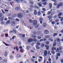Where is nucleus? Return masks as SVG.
I'll return each instance as SVG.
<instances>
[{"label":"nucleus","instance_id":"nucleus-39","mask_svg":"<svg viewBox=\"0 0 63 63\" xmlns=\"http://www.w3.org/2000/svg\"><path fill=\"white\" fill-rule=\"evenodd\" d=\"M57 56H60V55H61V54H60L59 53H57Z\"/></svg>","mask_w":63,"mask_h":63},{"label":"nucleus","instance_id":"nucleus-64","mask_svg":"<svg viewBox=\"0 0 63 63\" xmlns=\"http://www.w3.org/2000/svg\"><path fill=\"white\" fill-rule=\"evenodd\" d=\"M14 38H16V36H13L12 38V39H14Z\"/></svg>","mask_w":63,"mask_h":63},{"label":"nucleus","instance_id":"nucleus-2","mask_svg":"<svg viewBox=\"0 0 63 63\" xmlns=\"http://www.w3.org/2000/svg\"><path fill=\"white\" fill-rule=\"evenodd\" d=\"M33 41V39H29L28 40V42L30 43H31Z\"/></svg>","mask_w":63,"mask_h":63},{"label":"nucleus","instance_id":"nucleus-57","mask_svg":"<svg viewBox=\"0 0 63 63\" xmlns=\"http://www.w3.org/2000/svg\"><path fill=\"white\" fill-rule=\"evenodd\" d=\"M1 37H3L4 36V34H1Z\"/></svg>","mask_w":63,"mask_h":63},{"label":"nucleus","instance_id":"nucleus-22","mask_svg":"<svg viewBox=\"0 0 63 63\" xmlns=\"http://www.w3.org/2000/svg\"><path fill=\"white\" fill-rule=\"evenodd\" d=\"M51 13V12L50 11H48L47 13V15H49Z\"/></svg>","mask_w":63,"mask_h":63},{"label":"nucleus","instance_id":"nucleus-49","mask_svg":"<svg viewBox=\"0 0 63 63\" xmlns=\"http://www.w3.org/2000/svg\"><path fill=\"white\" fill-rule=\"evenodd\" d=\"M26 13H29V11L28 10H26L25 11Z\"/></svg>","mask_w":63,"mask_h":63},{"label":"nucleus","instance_id":"nucleus-27","mask_svg":"<svg viewBox=\"0 0 63 63\" xmlns=\"http://www.w3.org/2000/svg\"><path fill=\"white\" fill-rule=\"evenodd\" d=\"M31 61L33 62V63H34V62H35V60L33 59H31Z\"/></svg>","mask_w":63,"mask_h":63},{"label":"nucleus","instance_id":"nucleus-59","mask_svg":"<svg viewBox=\"0 0 63 63\" xmlns=\"http://www.w3.org/2000/svg\"><path fill=\"white\" fill-rule=\"evenodd\" d=\"M42 60V59H39V60H38V62H40Z\"/></svg>","mask_w":63,"mask_h":63},{"label":"nucleus","instance_id":"nucleus-8","mask_svg":"<svg viewBox=\"0 0 63 63\" xmlns=\"http://www.w3.org/2000/svg\"><path fill=\"white\" fill-rule=\"evenodd\" d=\"M16 57H17V58H20V57H21V56H20V54H17V55Z\"/></svg>","mask_w":63,"mask_h":63},{"label":"nucleus","instance_id":"nucleus-51","mask_svg":"<svg viewBox=\"0 0 63 63\" xmlns=\"http://www.w3.org/2000/svg\"><path fill=\"white\" fill-rule=\"evenodd\" d=\"M57 42H60V40L59 38H58L57 39Z\"/></svg>","mask_w":63,"mask_h":63},{"label":"nucleus","instance_id":"nucleus-15","mask_svg":"<svg viewBox=\"0 0 63 63\" xmlns=\"http://www.w3.org/2000/svg\"><path fill=\"white\" fill-rule=\"evenodd\" d=\"M49 7L50 8H52V4L51 3L49 4Z\"/></svg>","mask_w":63,"mask_h":63},{"label":"nucleus","instance_id":"nucleus-48","mask_svg":"<svg viewBox=\"0 0 63 63\" xmlns=\"http://www.w3.org/2000/svg\"><path fill=\"white\" fill-rule=\"evenodd\" d=\"M43 20V19L42 18H40L39 19V21H42Z\"/></svg>","mask_w":63,"mask_h":63},{"label":"nucleus","instance_id":"nucleus-25","mask_svg":"<svg viewBox=\"0 0 63 63\" xmlns=\"http://www.w3.org/2000/svg\"><path fill=\"white\" fill-rule=\"evenodd\" d=\"M43 26L44 27H46V26L47 24H46V23H43Z\"/></svg>","mask_w":63,"mask_h":63},{"label":"nucleus","instance_id":"nucleus-52","mask_svg":"<svg viewBox=\"0 0 63 63\" xmlns=\"http://www.w3.org/2000/svg\"><path fill=\"white\" fill-rule=\"evenodd\" d=\"M62 47H59V49L60 50H61L62 49Z\"/></svg>","mask_w":63,"mask_h":63},{"label":"nucleus","instance_id":"nucleus-46","mask_svg":"<svg viewBox=\"0 0 63 63\" xmlns=\"http://www.w3.org/2000/svg\"><path fill=\"white\" fill-rule=\"evenodd\" d=\"M46 44H47V45H48V44H49V41H47L46 42Z\"/></svg>","mask_w":63,"mask_h":63},{"label":"nucleus","instance_id":"nucleus-55","mask_svg":"<svg viewBox=\"0 0 63 63\" xmlns=\"http://www.w3.org/2000/svg\"><path fill=\"white\" fill-rule=\"evenodd\" d=\"M5 35L6 37H8V34L7 33L5 34Z\"/></svg>","mask_w":63,"mask_h":63},{"label":"nucleus","instance_id":"nucleus-23","mask_svg":"<svg viewBox=\"0 0 63 63\" xmlns=\"http://www.w3.org/2000/svg\"><path fill=\"white\" fill-rule=\"evenodd\" d=\"M37 5L38 6H39V7H41L42 6V4L40 3H38L37 4Z\"/></svg>","mask_w":63,"mask_h":63},{"label":"nucleus","instance_id":"nucleus-62","mask_svg":"<svg viewBox=\"0 0 63 63\" xmlns=\"http://www.w3.org/2000/svg\"><path fill=\"white\" fill-rule=\"evenodd\" d=\"M60 61L61 63H63V59H61Z\"/></svg>","mask_w":63,"mask_h":63},{"label":"nucleus","instance_id":"nucleus-9","mask_svg":"<svg viewBox=\"0 0 63 63\" xmlns=\"http://www.w3.org/2000/svg\"><path fill=\"white\" fill-rule=\"evenodd\" d=\"M45 47H46V49L48 50L49 49V46L46 45L45 46Z\"/></svg>","mask_w":63,"mask_h":63},{"label":"nucleus","instance_id":"nucleus-37","mask_svg":"<svg viewBox=\"0 0 63 63\" xmlns=\"http://www.w3.org/2000/svg\"><path fill=\"white\" fill-rule=\"evenodd\" d=\"M42 38V37H40V36H38L37 37V39H39V40H40V39H41Z\"/></svg>","mask_w":63,"mask_h":63},{"label":"nucleus","instance_id":"nucleus-53","mask_svg":"<svg viewBox=\"0 0 63 63\" xmlns=\"http://www.w3.org/2000/svg\"><path fill=\"white\" fill-rule=\"evenodd\" d=\"M55 21L56 22H58V21H59V20L57 19H56Z\"/></svg>","mask_w":63,"mask_h":63},{"label":"nucleus","instance_id":"nucleus-4","mask_svg":"<svg viewBox=\"0 0 63 63\" xmlns=\"http://www.w3.org/2000/svg\"><path fill=\"white\" fill-rule=\"evenodd\" d=\"M44 33L45 34H48L49 33V32L47 30H45L44 31Z\"/></svg>","mask_w":63,"mask_h":63},{"label":"nucleus","instance_id":"nucleus-43","mask_svg":"<svg viewBox=\"0 0 63 63\" xmlns=\"http://www.w3.org/2000/svg\"><path fill=\"white\" fill-rule=\"evenodd\" d=\"M3 16V14L0 13V17H2Z\"/></svg>","mask_w":63,"mask_h":63},{"label":"nucleus","instance_id":"nucleus-33","mask_svg":"<svg viewBox=\"0 0 63 63\" xmlns=\"http://www.w3.org/2000/svg\"><path fill=\"white\" fill-rule=\"evenodd\" d=\"M0 19L1 21H3L4 18L3 17H1L0 18Z\"/></svg>","mask_w":63,"mask_h":63},{"label":"nucleus","instance_id":"nucleus-1","mask_svg":"<svg viewBox=\"0 0 63 63\" xmlns=\"http://www.w3.org/2000/svg\"><path fill=\"white\" fill-rule=\"evenodd\" d=\"M17 16L19 18H21L23 17V14L22 13H19L17 14Z\"/></svg>","mask_w":63,"mask_h":63},{"label":"nucleus","instance_id":"nucleus-50","mask_svg":"<svg viewBox=\"0 0 63 63\" xmlns=\"http://www.w3.org/2000/svg\"><path fill=\"white\" fill-rule=\"evenodd\" d=\"M56 45V43H55L53 44V46L54 47V46H55V45Z\"/></svg>","mask_w":63,"mask_h":63},{"label":"nucleus","instance_id":"nucleus-6","mask_svg":"<svg viewBox=\"0 0 63 63\" xmlns=\"http://www.w3.org/2000/svg\"><path fill=\"white\" fill-rule=\"evenodd\" d=\"M29 0V2L32 5H33L34 4V2L33 1H31V0Z\"/></svg>","mask_w":63,"mask_h":63},{"label":"nucleus","instance_id":"nucleus-38","mask_svg":"<svg viewBox=\"0 0 63 63\" xmlns=\"http://www.w3.org/2000/svg\"><path fill=\"white\" fill-rule=\"evenodd\" d=\"M33 41H34V42H36L37 41V40L36 39V38H33Z\"/></svg>","mask_w":63,"mask_h":63},{"label":"nucleus","instance_id":"nucleus-41","mask_svg":"<svg viewBox=\"0 0 63 63\" xmlns=\"http://www.w3.org/2000/svg\"><path fill=\"white\" fill-rule=\"evenodd\" d=\"M11 23H12V24H15L16 23H15V22L14 21H12L11 22Z\"/></svg>","mask_w":63,"mask_h":63},{"label":"nucleus","instance_id":"nucleus-58","mask_svg":"<svg viewBox=\"0 0 63 63\" xmlns=\"http://www.w3.org/2000/svg\"><path fill=\"white\" fill-rule=\"evenodd\" d=\"M43 39H41L40 40L39 42H43Z\"/></svg>","mask_w":63,"mask_h":63},{"label":"nucleus","instance_id":"nucleus-34","mask_svg":"<svg viewBox=\"0 0 63 63\" xmlns=\"http://www.w3.org/2000/svg\"><path fill=\"white\" fill-rule=\"evenodd\" d=\"M51 52L52 53H53V54H54L55 53V52H54V50L52 51Z\"/></svg>","mask_w":63,"mask_h":63},{"label":"nucleus","instance_id":"nucleus-17","mask_svg":"<svg viewBox=\"0 0 63 63\" xmlns=\"http://www.w3.org/2000/svg\"><path fill=\"white\" fill-rule=\"evenodd\" d=\"M60 50L58 48H57L56 50V52H59Z\"/></svg>","mask_w":63,"mask_h":63},{"label":"nucleus","instance_id":"nucleus-36","mask_svg":"<svg viewBox=\"0 0 63 63\" xmlns=\"http://www.w3.org/2000/svg\"><path fill=\"white\" fill-rule=\"evenodd\" d=\"M16 47L17 51H18V47H17V46H16Z\"/></svg>","mask_w":63,"mask_h":63},{"label":"nucleus","instance_id":"nucleus-29","mask_svg":"<svg viewBox=\"0 0 63 63\" xmlns=\"http://www.w3.org/2000/svg\"><path fill=\"white\" fill-rule=\"evenodd\" d=\"M43 5H47V3L46 2H44L43 3Z\"/></svg>","mask_w":63,"mask_h":63},{"label":"nucleus","instance_id":"nucleus-63","mask_svg":"<svg viewBox=\"0 0 63 63\" xmlns=\"http://www.w3.org/2000/svg\"><path fill=\"white\" fill-rule=\"evenodd\" d=\"M16 21H19V20L18 19V18H16Z\"/></svg>","mask_w":63,"mask_h":63},{"label":"nucleus","instance_id":"nucleus-61","mask_svg":"<svg viewBox=\"0 0 63 63\" xmlns=\"http://www.w3.org/2000/svg\"><path fill=\"white\" fill-rule=\"evenodd\" d=\"M20 51L21 52H23V50L22 49H20Z\"/></svg>","mask_w":63,"mask_h":63},{"label":"nucleus","instance_id":"nucleus-60","mask_svg":"<svg viewBox=\"0 0 63 63\" xmlns=\"http://www.w3.org/2000/svg\"><path fill=\"white\" fill-rule=\"evenodd\" d=\"M55 23V22L52 21V24H54Z\"/></svg>","mask_w":63,"mask_h":63},{"label":"nucleus","instance_id":"nucleus-19","mask_svg":"<svg viewBox=\"0 0 63 63\" xmlns=\"http://www.w3.org/2000/svg\"><path fill=\"white\" fill-rule=\"evenodd\" d=\"M57 33H54L53 35V37H55L56 36H57Z\"/></svg>","mask_w":63,"mask_h":63},{"label":"nucleus","instance_id":"nucleus-21","mask_svg":"<svg viewBox=\"0 0 63 63\" xmlns=\"http://www.w3.org/2000/svg\"><path fill=\"white\" fill-rule=\"evenodd\" d=\"M39 24H37L35 26V28H37L39 27Z\"/></svg>","mask_w":63,"mask_h":63},{"label":"nucleus","instance_id":"nucleus-31","mask_svg":"<svg viewBox=\"0 0 63 63\" xmlns=\"http://www.w3.org/2000/svg\"><path fill=\"white\" fill-rule=\"evenodd\" d=\"M29 21L31 23H32L33 22V20H32L31 19H30L29 20Z\"/></svg>","mask_w":63,"mask_h":63},{"label":"nucleus","instance_id":"nucleus-56","mask_svg":"<svg viewBox=\"0 0 63 63\" xmlns=\"http://www.w3.org/2000/svg\"><path fill=\"white\" fill-rule=\"evenodd\" d=\"M10 58L11 59L12 58H13V56H12V55H11L10 56Z\"/></svg>","mask_w":63,"mask_h":63},{"label":"nucleus","instance_id":"nucleus-11","mask_svg":"<svg viewBox=\"0 0 63 63\" xmlns=\"http://www.w3.org/2000/svg\"><path fill=\"white\" fill-rule=\"evenodd\" d=\"M20 9V8L19 7H17L16 8L15 10L17 11H18Z\"/></svg>","mask_w":63,"mask_h":63},{"label":"nucleus","instance_id":"nucleus-45","mask_svg":"<svg viewBox=\"0 0 63 63\" xmlns=\"http://www.w3.org/2000/svg\"><path fill=\"white\" fill-rule=\"evenodd\" d=\"M60 5L59 4L58 5H57V8H59V7H60Z\"/></svg>","mask_w":63,"mask_h":63},{"label":"nucleus","instance_id":"nucleus-7","mask_svg":"<svg viewBox=\"0 0 63 63\" xmlns=\"http://www.w3.org/2000/svg\"><path fill=\"white\" fill-rule=\"evenodd\" d=\"M38 12H37V10H36L35 9L34 10V14L35 15H37Z\"/></svg>","mask_w":63,"mask_h":63},{"label":"nucleus","instance_id":"nucleus-24","mask_svg":"<svg viewBox=\"0 0 63 63\" xmlns=\"http://www.w3.org/2000/svg\"><path fill=\"white\" fill-rule=\"evenodd\" d=\"M52 49V50H56V48H55V47H53Z\"/></svg>","mask_w":63,"mask_h":63},{"label":"nucleus","instance_id":"nucleus-5","mask_svg":"<svg viewBox=\"0 0 63 63\" xmlns=\"http://www.w3.org/2000/svg\"><path fill=\"white\" fill-rule=\"evenodd\" d=\"M47 50H45L44 52V56H47Z\"/></svg>","mask_w":63,"mask_h":63},{"label":"nucleus","instance_id":"nucleus-44","mask_svg":"<svg viewBox=\"0 0 63 63\" xmlns=\"http://www.w3.org/2000/svg\"><path fill=\"white\" fill-rule=\"evenodd\" d=\"M1 11H2V12L3 14H5V12L3 11V10L1 9Z\"/></svg>","mask_w":63,"mask_h":63},{"label":"nucleus","instance_id":"nucleus-40","mask_svg":"<svg viewBox=\"0 0 63 63\" xmlns=\"http://www.w3.org/2000/svg\"><path fill=\"white\" fill-rule=\"evenodd\" d=\"M38 16H40V15H41V12H40V11H39L38 12Z\"/></svg>","mask_w":63,"mask_h":63},{"label":"nucleus","instance_id":"nucleus-18","mask_svg":"<svg viewBox=\"0 0 63 63\" xmlns=\"http://www.w3.org/2000/svg\"><path fill=\"white\" fill-rule=\"evenodd\" d=\"M62 15V13H61L58 14V16H61Z\"/></svg>","mask_w":63,"mask_h":63},{"label":"nucleus","instance_id":"nucleus-3","mask_svg":"<svg viewBox=\"0 0 63 63\" xmlns=\"http://www.w3.org/2000/svg\"><path fill=\"white\" fill-rule=\"evenodd\" d=\"M37 23V21L36 20H34L33 22V25H36Z\"/></svg>","mask_w":63,"mask_h":63},{"label":"nucleus","instance_id":"nucleus-47","mask_svg":"<svg viewBox=\"0 0 63 63\" xmlns=\"http://www.w3.org/2000/svg\"><path fill=\"white\" fill-rule=\"evenodd\" d=\"M57 5V3L56 2H55L54 4V5H55V6H56Z\"/></svg>","mask_w":63,"mask_h":63},{"label":"nucleus","instance_id":"nucleus-20","mask_svg":"<svg viewBox=\"0 0 63 63\" xmlns=\"http://www.w3.org/2000/svg\"><path fill=\"white\" fill-rule=\"evenodd\" d=\"M36 47V48H37V49H39V48H40V47H39V46L36 45L35 46Z\"/></svg>","mask_w":63,"mask_h":63},{"label":"nucleus","instance_id":"nucleus-10","mask_svg":"<svg viewBox=\"0 0 63 63\" xmlns=\"http://www.w3.org/2000/svg\"><path fill=\"white\" fill-rule=\"evenodd\" d=\"M45 38L46 39H48L49 38H50V36L49 35H45Z\"/></svg>","mask_w":63,"mask_h":63},{"label":"nucleus","instance_id":"nucleus-12","mask_svg":"<svg viewBox=\"0 0 63 63\" xmlns=\"http://www.w3.org/2000/svg\"><path fill=\"white\" fill-rule=\"evenodd\" d=\"M3 43L5 45V46H10V45H9V44H8L6 43H5V42H3Z\"/></svg>","mask_w":63,"mask_h":63},{"label":"nucleus","instance_id":"nucleus-35","mask_svg":"<svg viewBox=\"0 0 63 63\" xmlns=\"http://www.w3.org/2000/svg\"><path fill=\"white\" fill-rule=\"evenodd\" d=\"M51 16H48V18H49V20H50V19L51 18Z\"/></svg>","mask_w":63,"mask_h":63},{"label":"nucleus","instance_id":"nucleus-32","mask_svg":"<svg viewBox=\"0 0 63 63\" xmlns=\"http://www.w3.org/2000/svg\"><path fill=\"white\" fill-rule=\"evenodd\" d=\"M48 60L49 62H51V59L50 58H49L48 59Z\"/></svg>","mask_w":63,"mask_h":63},{"label":"nucleus","instance_id":"nucleus-54","mask_svg":"<svg viewBox=\"0 0 63 63\" xmlns=\"http://www.w3.org/2000/svg\"><path fill=\"white\" fill-rule=\"evenodd\" d=\"M42 10H43V11H46V9L45 8H42Z\"/></svg>","mask_w":63,"mask_h":63},{"label":"nucleus","instance_id":"nucleus-26","mask_svg":"<svg viewBox=\"0 0 63 63\" xmlns=\"http://www.w3.org/2000/svg\"><path fill=\"white\" fill-rule=\"evenodd\" d=\"M10 20H8L6 22V24H8L10 23Z\"/></svg>","mask_w":63,"mask_h":63},{"label":"nucleus","instance_id":"nucleus-28","mask_svg":"<svg viewBox=\"0 0 63 63\" xmlns=\"http://www.w3.org/2000/svg\"><path fill=\"white\" fill-rule=\"evenodd\" d=\"M58 46H59L60 45V41L58 42Z\"/></svg>","mask_w":63,"mask_h":63},{"label":"nucleus","instance_id":"nucleus-16","mask_svg":"<svg viewBox=\"0 0 63 63\" xmlns=\"http://www.w3.org/2000/svg\"><path fill=\"white\" fill-rule=\"evenodd\" d=\"M7 51H5V54H4L5 56V57L7 56Z\"/></svg>","mask_w":63,"mask_h":63},{"label":"nucleus","instance_id":"nucleus-30","mask_svg":"<svg viewBox=\"0 0 63 63\" xmlns=\"http://www.w3.org/2000/svg\"><path fill=\"white\" fill-rule=\"evenodd\" d=\"M30 7L31 9H32V8H34V6L32 5H30Z\"/></svg>","mask_w":63,"mask_h":63},{"label":"nucleus","instance_id":"nucleus-13","mask_svg":"<svg viewBox=\"0 0 63 63\" xmlns=\"http://www.w3.org/2000/svg\"><path fill=\"white\" fill-rule=\"evenodd\" d=\"M15 2H16L17 3H19L20 2L19 0H15Z\"/></svg>","mask_w":63,"mask_h":63},{"label":"nucleus","instance_id":"nucleus-14","mask_svg":"<svg viewBox=\"0 0 63 63\" xmlns=\"http://www.w3.org/2000/svg\"><path fill=\"white\" fill-rule=\"evenodd\" d=\"M41 47H45V44L42 43L41 45Z\"/></svg>","mask_w":63,"mask_h":63},{"label":"nucleus","instance_id":"nucleus-42","mask_svg":"<svg viewBox=\"0 0 63 63\" xmlns=\"http://www.w3.org/2000/svg\"><path fill=\"white\" fill-rule=\"evenodd\" d=\"M59 4L60 5V6H62L63 5V3L62 2H61Z\"/></svg>","mask_w":63,"mask_h":63}]
</instances>
